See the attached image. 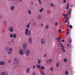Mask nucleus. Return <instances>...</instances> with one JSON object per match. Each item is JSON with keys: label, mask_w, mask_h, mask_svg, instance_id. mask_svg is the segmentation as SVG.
Wrapping results in <instances>:
<instances>
[{"label": "nucleus", "mask_w": 75, "mask_h": 75, "mask_svg": "<svg viewBox=\"0 0 75 75\" xmlns=\"http://www.w3.org/2000/svg\"><path fill=\"white\" fill-rule=\"evenodd\" d=\"M29 41L30 44H32V39L31 38H30L29 39Z\"/></svg>", "instance_id": "1a4fd4ad"}, {"label": "nucleus", "mask_w": 75, "mask_h": 75, "mask_svg": "<svg viewBox=\"0 0 75 75\" xmlns=\"http://www.w3.org/2000/svg\"><path fill=\"white\" fill-rule=\"evenodd\" d=\"M59 63H57L56 64V67H57V68H58V67H59Z\"/></svg>", "instance_id": "bb28decb"}, {"label": "nucleus", "mask_w": 75, "mask_h": 75, "mask_svg": "<svg viewBox=\"0 0 75 75\" xmlns=\"http://www.w3.org/2000/svg\"><path fill=\"white\" fill-rule=\"evenodd\" d=\"M46 55H47L46 54H45V55H44L43 57H46Z\"/></svg>", "instance_id": "8fccbe9b"}, {"label": "nucleus", "mask_w": 75, "mask_h": 75, "mask_svg": "<svg viewBox=\"0 0 75 75\" xmlns=\"http://www.w3.org/2000/svg\"><path fill=\"white\" fill-rule=\"evenodd\" d=\"M55 25H56V26H57L58 25V22H56L55 23Z\"/></svg>", "instance_id": "72a5a7b5"}, {"label": "nucleus", "mask_w": 75, "mask_h": 75, "mask_svg": "<svg viewBox=\"0 0 75 75\" xmlns=\"http://www.w3.org/2000/svg\"><path fill=\"white\" fill-rule=\"evenodd\" d=\"M30 22H29L28 23V25H26V27L27 28H29V27L30 26Z\"/></svg>", "instance_id": "6ab92c4d"}, {"label": "nucleus", "mask_w": 75, "mask_h": 75, "mask_svg": "<svg viewBox=\"0 0 75 75\" xmlns=\"http://www.w3.org/2000/svg\"><path fill=\"white\" fill-rule=\"evenodd\" d=\"M65 74L66 75H68V71H67L65 72Z\"/></svg>", "instance_id": "393cba45"}, {"label": "nucleus", "mask_w": 75, "mask_h": 75, "mask_svg": "<svg viewBox=\"0 0 75 75\" xmlns=\"http://www.w3.org/2000/svg\"><path fill=\"white\" fill-rule=\"evenodd\" d=\"M60 47H62V44L61 45Z\"/></svg>", "instance_id": "bf43d9fd"}, {"label": "nucleus", "mask_w": 75, "mask_h": 75, "mask_svg": "<svg viewBox=\"0 0 75 75\" xmlns=\"http://www.w3.org/2000/svg\"><path fill=\"white\" fill-rule=\"evenodd\" d=\"M46 29H48V25H46V28H45Z\"/></svg>", "instance_id": "c9c22d12"}, {"label": "nucleus", "mask_w": 75, "mask_h": 75, "mask_svg": "<svg viewBox=\"0 0 75 75\" xmlns=\"http://www.w3.org/2000/svg\"><path fill=\"white\" fill-rule=\"evenodd\" d=\"M67 21H68V20H67V19H66L64 22V23H67Z\"/></svg>", "instance_id": "c03bdc74"}, {"label": "nucleus", "mask_w": 75, "mask_h": 75, "mask_svg": "<svg viewBox=\"0 0 75 75\" xmlns=\"http://www.w3.org/2000/svg\"><path fill=\"white\" fill-rule=\"evenodd\" d=\"M28 13L29 14H31V11L29 9L28 10Z\"/></svg>", "instance_id": "2eb2a0df"}, {"label": "nucleus", "mask_w": 75, "mask_h": 75, "mask_svg": "<svg viewBox=\"0 0 75 75\" xmlns=\"http://www.w3.org/2000/svg\"><path fill=\"white\" fill-rule=\"evenodd\" d=\"M68 11L69 12V15H70L71 14V9L70 8L69 9Z\"/></svg>", "instance_id": "4468645a"}, {"label": "nucleus", "mask_w": 75, "mask_h": 75, "mask_svg": "<svg viewBox=\"0 0 75 75\" xmlns=\"http://www.w3.org/2000/svg\"><path fill=\"white\" fill-rule=\"evenodd\" d=\"M8 30L11 33L13 32V27L11 26H10L8 28Z\"/></svg>", "instance_id": "7ed1b4c3"}, {"label": "nucleus", "mask_w": 75, "mask_h": 75, "mask_svg": "<svg viewBox=\"0 0 75 75\" xmlns=\"http://www.w3.org/2000/svg\"><path fill=\"white\" fill-rule=\"evenodd\" d=\"M50 6H51V7H53V4H52V3H51L50 4Z\"/></svg>", "instance_id": "79ce46f5"}, {"label": "nucleus", "mask_w": 75, "mask_h": 75, "mask_svg": "<svg viewBox=\"0 0 75 75\" xmlns=\"http://www.w3.org/2000/svg\"><path fill=\"white\" fill-rule=\"evenodd\" d=\"M33 69L35 68V65H34L33 66Z\"/></svg>", "instance_id": "a19ab883"}, {"label": "nucleus", "mask_w": 75, "mask_h": 75, "mask_svg": "<svg viewBox=\"0 0 75 75\" xmlns=\"http://www.w3.org/2000/svg\"><path fill=\"white\" fill-rule=\"evenodd\" d=\"M41 25L42 27H43V24H41Z\"/></svg>", "instance_id": "6e6d98bb"}, {"label": "nucleus", "mask_w": 75, "mask_h": 75, "mask_svg": "<svg viewBox=\"0 0 75 75\" xmlns=\"http://www.w3.org/2000/svg\"><path fill=\"white\" fill-rule=\"evenodd\" d=\"M17 58H15L13 61V64H14L15 65H18V64H19V62H18V60H17Z\"/></svg>", "instance_id": "f03ea898"}, {"label": "nucleus", "mask_w": 75, "mask_h": 75, "mask_svg": "<svg viewBox=\"0 0 75 75\" xmlns=\"http://www.w3.org/2000/svg\"><path fill=\"white\" fill-rule=\"evenodd\" d=\"M17 37V35H16V34H14L13 35V37L14 38H16Z\"/></svg>", "instance_id": "dca6fc26"}, {"label": "nucleus", "mask_w": 75, "mask_h": 75, "mask_svg": "<svg viewBox=\"0 0 75 75\" xmlns=\"http://www.w3.org/2000/svg\"><path fill=\"white\" fill-rule=\"evenodd\" d=\"M38 19H41V16H40V15H39L38 16Z\"/></svg>", "instance_id": "c85d7f7f"}, {"label": "nucleus", "mask_w": 75, "mask_h": 75, "mask_svg": "<svg viewBox=\"0 0 75 75\" xmlns=\"http://www.w3.org/2000/svg\"><path fill=\"white\" fill-rule=\"evenodd\" d=\"M14 6H13L11 7V11H13V10H14Z\"/></svg>", "instance_id": "ddd939ff"}, {"label": "nucleus", "mask_w": 75, "mask_h": 75, "mask_svg": "<svg viewBox=\"0 0 75 75\" xmlns=\"http://www.w3.org/2000/svg\"><path fill=\"white\" fill-rule=\"evenodd\" d=\"M51 61H52V60L51 59H50L49 60V62L50 63H51Z\"/></svg>", "instance_id": "f704fd0d"}, {"label": "nucleus", "mask_w": 75, "mask_h": 75, "mask_svg": "<svg viewBox=\"0 0 75 75\" xmlns=\"http://www.w3.org/2000/svg\"><path fill=\"white\" fill-rule=\"evenodd\" d=\"M68 18L67 17V18L66 20H68Z\"/></svg>", "instance_id": "13d9d810"}, {"label": "nucleus", "mask_w": 75, "mask_h": 75, "mask_svg": "<svg viewBox=\"0 0 75 75\" xmlns=\"http://www.w3.org/2000/svg\"><path fill=\"white\" fill-rule=\"evenodd\" d=\"M68 8H69V4H67V6L66 8V10H68Z\"/></svg>", "instance_id": "5701e85b"}, {"label": "nucleus", "mask_w": 75, "mask_h": 75, "mask_svg": "<svg viewBox=\"0 0 75 75\" xmlns=\"http://www.w3.org/2000/svg\"><path fill=\"white\" fill-rule=\"evenodd\" d=\"M38 1L39 3V4H41V0H38Z\"/></svg>", "instance_id": "c756f323"}, {"label": "nucleus", "mask_w": 75, "mask_h": 75, "mask_svg": "<svg viewBox=\"0 0 75 75\" xmlns=\"http://www.w3.org/2000/svg\"><path fill=\"white\" fill-rule=\"evenodd\" d=\"M69 27L70 28H71V29L72 28V25H69Z\"/></svg>", "instance_id": "473e14b6"}, {"label": "nucleus", "mask_w": 75, "mask_h": 75, "mask_svg": "<svg viewBox=\"0 0 75 75\" xmlns=\"http://www.w3.org/2000/svg\"><path fill=\"white\" fill-rule=\"evenodd\" d=\"M41 42L43 45H45V43H46L45 40L44 39H42L41 40Z\"/></svg>", "instance_id": "20e7f679"}, {"label": "nucleus", "mask_w": 75, "mask_h": 75, "mask_svg": "<svg viewBox=\"0 0 75 75\" xmlns=\"http://www.w3.org/2000/svg\"><path fill=\"white\" fill-rule=\"evenodd\" d=\"M25 35H27L28 36H30L31 35V31L29 30L28 32V28H26L25 29Z\"/></svg>", "instance_id": "f257e3e1"}, {"label": "nucleus", "mask_w": 75, "mask_h": 75, "mask_svg": "<svg viewBox=\"0 0 75 75\" xmlns=\"http://www.w3.org/2000/svg\"><path fill=\"white\" fill-rule=\"evenodd\" d=\"M33 25L34 26H36V23L35 22H34L33 23Z\"/></svg>", "instance_id": "2f4dec72"}, {"label": "nucleus", "mask_w": 75, "mask_h": 75, "mask_svg": "<svg viewBox=\"0 0 75 75\" xmlns=\"http://www.w3.org/2000/svg\"><path fill=\"white\" fill-rule=\"evenodd\" d=\"M1 16H0V19H1Z\"/></svg>", "instance_id": "774afa93"}, {"label": "nucleus", "mask_w": 75, "mask_h": 75, "mask_svg": "<svg viewBox=\"0 0 75 75\" xmlns=\"http://www.w3.org/2000/svg\"><path fill=\"white\" fill-rule=\"evenodd\" d=\"M8 62V63H10V62H11V60H9Z\"/></svg>", "instance_id": "09e8293b"}, {"label": "nucleus", "mask_w": 75, "mask_h": 75, "mask_svg": "<svg viewBox=\"0 0 75 75\" xmlns=\"http://www.w3.org/2000/svg\"><path fill=\"white\" fill-rule=\"evenodd\" d=\"M31 4H32V5L33 4V2H32L31 3Z\"/></svg>", "instance_id": "e2e57ef3"}, {"label": "nucleus", "mask_w": 75, "mask_h": 75, "mask_svg": "<svg viewBox=\"0 0 75 75\" xmlns=\"http://www.w3.org/2000/svg\"><path fill=\"white\" fill-rule=\"evenodd\" d=\"M41 68L42 70H44V67L43 66H42L41 67Z\"/></svg>", "instance_id": "cd10ccee"}, {"label": "nucleus", "mask_w": 75, "mask_h": 75, "mask_svg": "<svg viewBox=\"0 0 75 75\" xmlns=\"http://www.w3.org/2000/svg\"><path fill=\"white\" fill-rule=\"evenodd\" d=\"M6 21H5L4 22V23L5 24H6Z\"/></svg>", "instance_id": "4d7b16f0"}, {"label": "nucleus", "mask_w": 75, "mask_h": 75, "mask_svg": "<svg viewBox=\"0 0 75 75\" xmlns=\"http://www.w3.org/2000/svg\"><path fill=\"white\" fill-rule=\"evenodd\" d=\"M41 74L42 75H45V74H44V71H42L41 72Z\"/></svg>", "instance_id": "b1692460"}, {"label": "nucleus", "mask_w": 75, "mask_h": 75, "mask_svg": "<svg viewBox=\"0 0 75 75\" xmlns=\"http://www.w3.org/2000/svg\"><path fill=\"white\" fill-rule=\"evenodd\" d=\"M66 2V0H63V3H65Z\"/></svg>", "instance_id": "a18cd8bd"}, {"label": "nucleus", "mask_w": 75, "mask_h": 75, "mask_svg": "<svg viewBox=\"0 0 75 75\" xmlns=\"http://www.w3.org/2000/svg\"><path fill=\"white\" fill-rule=\"evenodd\" d=\"M10 37H11V38H13V34L12 33L10 35Z\"/></svg>", "instance_id": "4be33fe9"}, {"label": "nucleus", "mask_w": 75, "mask_h": 75, "mask_svg": "<svg viewBox=\"0 0 75 75\" xmlns=\"http://www.w3.org/2000/svg\"><path fill=\"white\" fill-rule=\"evenodd\" d=\"M33 75H35V72H34L33 73Z\"/></svg>", "instance_id": "603ef678"}, {"label": "nucleus", "mask_w": 75, "mask_h": 75, "mask_svg": "<svg viewBox=\"0 0 75 75\" xmlns=\"http://www.w3.org/2000/svg\"><path fill=\"white\" fill-rule=\"evenodd\" d=\"M4 61H0V65H4Z\"/></svg>", "instance_id": "9b49d317"}, {"label": "nucleus", "mask_w": 75, "mask_h": 75, "mask_svg": "<svg viewBox=\"0 0 75 75\" xmlns=\"http://www.w3.org/2000/svg\"><path fill=\"white\" fill-rule=\"evenodd\" d=\"M68 13H67V14H66V16H68Z\"/></svg>", "instance_id": "0e129e2a"}, {"label": "nucleus", "mask_w": 75, "mask_h": 75, "mask_svg": "<svg viewBox=\"0 0 75 75\" xmlns=\"http://www.w3.org/2000/svg\"><path fill=\"white\" fill-rule=\"evenodd\" d=\"M19 54L21 55H23V51H22V49H21L19 51Z\"/></svg>", "instance_id": "6e6552de"}, {"label": "nucleus", "mask_w": 75, "mask_h": 75, "mask_svg": "<svg viewBox=\"0 0 75 75\" xmlns=\"http://www.w3.org/2000/svg\"><path fill=\"white\" fill-rule=\"evenodd\" d=\"M8 75V73H7V72L6 71H4L2 72L1 74V75Z\"/></svg>", "instance_id": "39448f33"}, {"label": "nucleus", "mask_w": 75, "mask_h": 75, "mask_svg": "<svg viewBox=\"0 0 75 75\" xmlns=\"http://www.w3.org/2000/svg\"><path fill=\"white\" fill-rule=\"evenodd\" d=\"M63 15L64 16H66V15L65 13H63Z\"/></svg>", "instance_id": "de8ad7c7"}, {"label": "nucleus", "mask_w": 75, "mask_h": 75, "mask_svg": "<svg viewBox=\"0 0 75 75\" xmlns=\"http://www.w3.org/2000/svg\"><path fill=\"white\" fill-rule=\"evenodd\" d=\"M56 40H58V38H56Z\"/></svg>", "instance_id": "5fc2aeb1"}, {"label": "nucleus", "mask_w": 75, "mask_h": 75, "mask_svg": "<svg viewBox=\"0 0 75 75\" xmlns=\"http://www.w3.org/2000/svg\"><path fill=\"white\" fill-rule=\"evenodd\" d=\"M66 52V51H65V50H63V52Z\"/></svg>", "instance_id": "3c124183"}, {"label": "nucleus", "mask_w": 75, "mask_h": 75, "mask_svg": "<svg viewBox=\"0 0 75 75\" xmlns=\"http://www.w3.org/2000/svg\"><path fill=\"white\" fill-rule=\"evenodd\" d=\"M23 47L24 49H25L27 47V45L25 43H24L23 45Z\"/></svg>", "instance_id": "9d476101"}, {"label": "nucleus", "mask_w": 75, "mask_h": 75, "mask_svg": "<svg viewBox=\"0 0 75 75\" xmlns=\"http://www.w3.org/2000/svg\"><path fill=\"white\" fill-rule=\"evenodd\" d=\"M30 71V67H27L26 69V72L27 73H28Z\"/></svg>", "instance_id": "f8f14e48"}, {"label": "nucleus", "mask_w": 75, "mask_h": 75, "mask_svg": "<svg viewBox=\"0 0 75 75\" xmlns=\"http://www.w3.org/2000/svg\"><path fill=\"white\" fill-rule=\"evenodd\" d=\"M64 62H67V59L66 58H65L64 59Z\"/></svg>", "instance_id": "412c9836"}, {"label": "nucleus", "mask_w": 75, "mask_h": 75, "mask_svg": "<svg viewBox=\"0 0 75 75\" xmlns=\"http://www.w3.org/2000/svg\"><path fill=\"white\" fill-rule=\"evenodd\" d=\"M13 50V48H10L9 49L8 51H9L8 52V54H11V52Z\"/></svg>", "instance_id": "423d86ee"}, {"label": "nucleus", "mask_w": 75, "mask_h": 75, "mask_svg": "<svg viewBox=\"0 0 75 75\" xmlns=\"http://www.w3.org/2000/svg\"><path fill=\"white\" fill-rule=\"evenodd\" d=\"M30 54V50H27L26 52V56H28Z\"/></svg>", "instance_id": "0eeeda50"}, {"label": "nucleus", "mask_w": 75, "mask_h": 75, "mask_svg": "<svg viewBox=\"0 0 75 75\" xmlns=\"http://www.w3.org/2000/svg\"><path fill=\"white\" fill-rule=\"evenodd\" d=\"M71 40H72V39H70V43H71V42H72Z\"/></svg>", "instance_id": "49530a36"}, {"label": "nucleus", "mask_w": 75, "mask_h": 75, "mask_svg": "<svg viewBox=\"0 0 75 75\" xmlns=\"http://www.w3.org/2000/svg\"><path fill=\"white\" fill-rule=\"evenodd\" d=\"M38 64H40V63H41V60H40V59H38Z\"/></svg>", "instance_id": "f3484780"}, {"label": "nucleus", "mask_w": 75, "mask_h": 75, "mask_svg": "<svg viewBox=\"0 0 75 75\" xmlns=\"http://www.w3.org/2000/svg\"><path fill=\"white\" fill-rule=\"evenodd\" d=\"M59 33V34L61 33V29H59L58 30Z\"/></svg>", "instance_id": "ea45409f"}, {"label": "nucleus", "mask_w": 75, "mask_h": 75, "mask_svg": "<svg viewBox=\"0 0 75 75\" xmlns=\"http://www.w3.org/2000/svg\"><path fill=\"white\" fill-rule=\"evenodd\" d=\"M5 50L7 51H8L9 50V47H6L5 48Z\"/></svg>", "instance_id": "a211bd4d"}, {"label": "nucleus", "mask_w": 75, "mask_h": 75, "mask_svg": "<svg viewBox=\"0 0 75 75\" xmlns=\"http://www.w3.org/2000/svg\"><path fill=\"white\" fill-rule=\"evenodd\" d=\"M21 2H22L23 1V0H21Z\"/></svg>", "instance_id": "338daca9"}, {"label": "nucleus", "mask_w": 75, "mask_h": 75, "mask_svg": "<svg viewBox=\"0 0 75 75\" xmlns=\"http://www.w3.org/2000/svg\"><path fill=\"white\" fill-rule=\"evenodd\" d=\"M69 29H68V30L67 31V34H69Z\"/></svg>", "instance_id": "e433bc0d"}, {"label": "nucleus", "mask_w": 75, "mask_h": 75, "mask_svg": "<svg viewBox=\"0 0 75 75\" xmlns=\"http://www.w3.org/2000/svg\"><path fill=\"white\" fill-rule=\"evenodd\" d=\"M64 18L65 19H66V18H67V17H66V16H64Z\"/></svg>", "instance_id": "680f3d73"}, {"label": "nucleus", "mask_w": 75, "mask_h": 75, "mask_svg": "<svg viewBox=\"0 0 75 75\" xmlns=\"http://www.w3.org/2000/svg\"><path fill=\"white\" fill-rule=\"evenodd\" d=\"M53 68H51V69H50L51 71H53Z\"/></svg>", "instance_id": "4c0bfd02"}, {"label": "nucleus", "mask_w": 75, "mask_h": 75, "mask_svg": "<svg viewBox=\"0 0 75 75\" xmlns=\"http://www.w3.org/2000/svg\"><path fill=\"white\" fill-rule=\"evenodd\" d=\"M43 10H44V9L43 8H42L41 9H40V13H41V12H42V11H43Z\"/></svg>", "instance_id": "a878e982"}, {"label": "nucleus", "mask_w": 75, "mask_h": 75, "mask_svg": "<svg viewBox=\"0 0 75 75\" xmlns=\"http://www.w3.org/2000/svg\"><path fill=\"white\" fill-rule=\"evenodd\" d=\"M62 42H64V40H62Z\"/></svg>", "instance_id": "052dcab7"}, {"label": "nucleus", "mask_w": 75, "mask_h": 75, "mask_svg": "<svg viewBox=\"0 0 75 75\" xmlns=\"http://www.w3.org/2000/svg\"><path fill=\"white\" fill-rule=\"evenodd\" d=\"M60 37H59V38L58 39V40H57V42H59V40H60Z\"/></svg>", "instance_id": "58836bf2"}, {"label": "nucleus", "mask_w": 75, "mask_h": 75, "mask_svg": "<svg viewBox=\"0 0 75 75\" xmlns=\"http://www.w3.org/2000/svg\"><path fill=\"white\" fill-rule=\"evenodd\" d=\"M37 67L38 68H39V69H40L41 68V66H40L39 64H37Z\"/></svg>", "instance_id": "aec40b11"}, {"label": "nucleus", "mask_w": 75, "mask_h": 75, "mask_svg": "<svg viewBox=\"0 0 75 75\" xmlns=\"http://www.w3.org/2000/svg\"><path fill=\"white\" fill-rule=\"evenodd\" d=\"M67 45L68 47H69V44H68Z\"/></svg>", "instance_id": "864d4df0"}, {"label": "nucleus", "mask_w": 75, "mask_h": 75, "mask_svg": "<svg viewBox=\"0 0 75 75\" xmlns=\"http://www.w3.org/2000/svg\"><path fill=\"white\" fill-rule=\"evenodd\" d=\"M64 48H65V47H64V46H63L62 47V51L64 50Z\"/></svg>", "instance_id": "37998d69"}, {"label": "nucleus", "mask_w": 75, "mask_h": 75, "mask_svg": "<svg viewBox=\"0 0 75 75\" xmlns=\"http://www.w3.org/2000/svg\"><path fill=\"white\" fill-rule=\"evenodd\" d=\"M14 39H11V41L12 43H14Z\"/></svg>", "instance_id": "7c9ffc66"}, {"label": "nucleus", "mask_w": 75, "mask_h": 75, "mask_svg": "<svg viewBox=\"0 0 75 75\" xmlns=\"http://www.w3.org/2000/svg\"><path fill=\"white\" fill-rule=\"evenodd\" d=\"M69 25V23H68L67 24V25Z\"/></svg>", "instance_id": "69168bd1"}]
</instances>
